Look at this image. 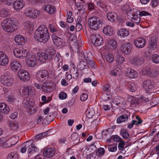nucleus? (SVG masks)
I'll return each mask as SVG.
<instances>
[{"label": "nucleus", "mask_w": 159, "mask_h": 159, "mask_svg": "<svg viewBox=\"0 0 159 159\" xmlns=\"http://www.w3.org/2000/svg\"><path fill=\"white\" fill-rule=\"evenodd\" d=\"M49 73L46 70L39 71L36 75V79L39 81L42 82L47 80L49 78Z\"/></svg>", "instance_id": "nucleus-5"}, {"label": "nucleus", "mask_w": 159, "mask_h": 159, "mask_svg": "<svg viewBox=\"0 0 159 159\" xmlns=\"http://www.w3.org/2000/svg\"><path fill=\"white\" fill-rule=\"evenodd\" d=\"M90 39L92 43L96 46H99L103 43L102 37L98 34H91Z\"/></svg>", "instance_id": "nucleus-6"}, {"label": "nucleus", "mask_w": 159, "mask_h": 159, "mask_svg": "<svg viewBox=\"0 0 159 159\" xmlns=\"http://www.w3.org/2000/svg\"><path fill=\"white\" fill-rule=\"evenodd\" d=\"M113 140L115 142H117L122 141V139L118 135H115L113 137Z\"/></svg>", "instance_id": "nucleus-59"}, {"label": "nucleus", "mask_w": 159, "mask_h": 159, "mask_svg": "<svg viewBox=\"0 0 159 159\" xmlns=\"http://www.w3.org/2000/svg\"><path fill=\"white\" fill-rule=\"evenodd\" d=\"M152 61L156 63H159V56L156 54L153 55L152 57Z\"/></svg>", "instance_id": "nucleus-49"}, {"label": "nucleus", "mask_w": 159, "mask_h": 159, "mask_svg": "<svg viewBox=\"0 0 159 159\" xmlns=\"http://www.w3.org/2000/svg\"><path fill=\"white\" fill-rule=\"evenodd\" d=\"M120 134L123 138L124 139H126L129 136V134L126 130L122 129L120 130Z\"/></svg>", "instance_id": "nucleus-41"}, {"label": "nucleus", "mask_w": 159, "mask_h": 159, "mask_svg": "<svg viewBox=\"0 0 159 159\" xmlns=\"http://www.w3.org/2000/svg\"><path fill=\"white\" fill-rule=\"evenodd\" d=\"M8 125L12 129L14 130H16L18 127V124L14 121L10 122L9 124Z\"/></svg>", "instance_id": "nucleus-37"}, {"label": "nucleus", "mask_w": 159, "mask_h": 159, "mask_svg": "<svg viewBox=\"0 0 159 159\" xmlns=\"http://www.w3.org/2000/svg\"><path fill=\"white\" fill-rule=\"evenodd\" d=\"M132 48V45L130 43H124L122 44L120 50L123 54L128 55L130 52Z\"/></svg>", "instance_id": "nucleus-11"}, {"label": "nucleus", "mask_w": 159, "mask_h": 159, "mask_svg": "<svg viewBox=\"0 0 159 159\" xmlns=\"http://www.w3.org/2000/svg\"><path fill=\"white\" fill-rule=\"evenodd\" d=\"M106 59L109 63H111L114 61V57L113 55L108 54L106 56Z\"/></svg>", "instance_id": "nucleus-47"}, {"label": "nucleus", "mask_w": 159, "mask_h": 159, "mask_svg": "<svg viewBox=\"0 0 159 159\" xmlns=\"http://www.w3.org/2000/svg\"><path fill=\"white\" fill-rule=\"evenodd\" d=\"M43 9L45 11L51 14H54L56 11L55 7L49 4L44 5L43 7Z\"/></svg>", "instance_id": "nucleus-21"}, {"label": "nucleus", "mask_w": 159, "mask_h": 159, "mask_svg": "<svg viewBox=\"0 0 159 159\" xmlns=\"http://www.w3.org/2000/svg\"><path fill=\"white\" fill-rule=\"evenodd\" d=\"M96 6L98 8H102L103 10L105 11H107L109 8V7L107 5L105 2L100 0L96 2Z\"/></svg>", "instance_id": "nucleus-19"}, {"label": "nucleus", "mask_w": 159, "mask_h": 159, "mask_svg": "<svg viewBox=\"0 0 159 159\" xmlns=\"http://www.w3.org/2000/svg\"><path fill=\"white\" fill-rule=\"evenodd\" d=\"M36 40L45 43L48 41L50 36L47 27L44 25L40 26L34 33Z\"/></svg>", "instance_id": "nucleus-1"}, {"label": "nucleus", "mask_w": 159, "mask_h": 159, "mask_svg": "<svg viewBox=\"0 0 159 159\" xmlns=\"http://www.w3.org/2000/svg\"><path fill=\"white\" fill-rule=\"evenodd\" d=\"M28 91V93H27V95L31 96L33 95L34 93V90L31 86H29V90Z\"/></svg>", "instance_id": "nucleus-60"}, {"label": "nucleus", "mask_w": 159, "mask_h": 159, "mask_svg": "<svg viewBox=\"0 0 159 159\" xmlns=\"http://www.w3.org/2000/svg\"><path fill=\"white\" fill-rule=\"evenodd\" d=\"M9 60L7 55L2 52H0V65L5 66L8 63Z\"/></svg>", "instance_id": "nucleus-13"}, {"label": "nucleus", "mask_w": 159, "mask_h": 159, "mask_svg": "<svg viewBox=\"0 0 159 159\" xmlns=\"http://www.w3.org/2000/svg\"><path fill=\"white\" fill-rule=\"evenodd\" d=\"M11 140V142L13 146L15 145L18 141V138L16 137H13L9 139Z\"/></svg>", "instance_id": "nucleus-54"}, {"label": "nucleus", "mask_w": 159, "mask_h": 159, "mask_svg": "<svg viewBox=\"0 0 159 159\" xmlns=\"http://www.w3.org/2000/svg\"><path fill=\"white\" fill-rule=\"evenodd\" d=\"M128 117L126 115L124 114L118 117L117 119L118 122L120 123L128 120Z\"/></svg>", "instance_id": "nucleus-36"}, {"label": "nucleus", "mask_w": 159, "mask_h": 159, "mask_svg": "<svg viewBox=\"0 0 159 159\" xmlns=\"http://www.w3.org/2000/svg\"><path fill=\"white\" fill-rule=\"evenodd\" d=\"M75 6L78 7V10L80 11H82L84 12V8L83 7V5L85 4L84 2L81 0H73Z\"/></svg>", "instance_id": "nucleus-23"}, {"label": "nucleus", "mask_w": 159, "mask_h": 159, "mask_svg": "<svg viewBox=\"0 0 159 159\" xmlns=\"http://www.w3.org/2000/svg\"><path fill=\"white\" fill-rule=\"evenodd\" d=\"M131 19V21L137 25H139L140 20V17H139L138 15H134V16L132 17Z\"/></svg>", "instance_id": "nucleus-39"}, {"label": "nucleus", "mask_w": 159, "mask_h": 159, "mask_svg": "<svg viewBox=\"0 0 159 159\" xmlns=\"http://www.w3.org/2000/svg\"><path fill=\"white\" fill-rule=\"evenodd\" d=\"M128 89L132 92H135L137 89L136 85L133 83H131L128 85Z\"/></svg>", "instance_id": "nucleus-40"}, {"label": "nucleus", "mask_w": 159, "mask_h": 159, "mask_svg": "<svg viewBox=\"0 0 159 159\" xmlns=\"http://www.w3.org/2000/svg\"><path fill=\"white\" fill-rule=\"evenodd\" d=\"M49 28L50 29L51 32H52L54 33L57 31V26L53 23L50 24H49Z\"/></svg>", "instance_id": "nucleus-48"}, {"label": "nucleus", "mask_w": 159, "mask_h": 159, "mask_svg": "<svg viewBox=\"0 0 159 159\" xmlns=\"http://www.w3.org/2000/svg\"><path fill=\"white\" fill-rule=\"evenodd\" d=\"M74 71L72 73L73 76V78L74 79H77L79 76L78 70L77 69H75L74 68Z\"/></svg>", "instance_id": "nucleus-55"}, {"label": "nucleus", "mask_w": 159, "mask_h": 159, "mask_svg": "<svg viewBox=\"0 0 159 159\" xmlns=\"http://www.w3.org/2000/svg\"><path fill=\"white\" fill-rule=\"evenodd\" d=\"M86 62L89 65L90 67L92 69H95L96 68V65L95 64L94 62L92 60H91L89 59V58H87L86 59Z\"/></svg>", "instance_id": "nucleus-42"}, {"label": "nucleus", "mask_w": 159, "mask_h": 159, "mask_svg": "<svg viewBox=\"0 0 159 159\" xmlns=\"http://www.w3.org/2000/svg\"><path fill=\"white\" fill-rule=\"evenodd\" d=\"M129 32L128 30L122 28L119 30L118 34L121 37H125L129 34Z\"/></svg>", "instance_id": "nucleus-32"}, {"label": "nucleus", "mask_w": 159, "mask_h": 159, "mask_svg": "<svg viewBox=\"0 0 159 159\" xmlns=\"http://www.w3.org/2000/svg\"><path fill=\"white\" fill-rule=\"evenodd\" d=\"M7 158V159H18V154L16 152H11L8 154Z\"/></svg>", "instance_id": "nucleus-33"}, {"label": "nucleus", "mask_w": 159, "mask_h": 159, "mask_svg": "<svg viewBox=\"0 0 159 159\" xmlns=\"http://www.w3.org/2000/svg\"><path fill=\"white\" fill-rule=\"evenodd\" d=\"M88 65H86V63L84 61H80V63L78 66V67L80 69V70H83L87 68Z\"/></svg>", "instance_id": "nucleus-38"}, {"label": "nucleus", "mask_w": 159, "mask_h": 159, "mask_svg": "<svg viewBox=\"0 0 159 159\" xmlns=\"http://www.w3.org/2000/svg\"><path fill=\"white\" fill-rule=\"evenodd\" d=\"M15 100L14 96L12 95H9L8 96L7 100L8 101L13 102Z\"/></svg>", "instance_id": "nucleus-62"}, {"label": "nucleus", "mask_w": 159, "mask_h": 159, "mask_svg": "<svg viewBox=\"0 0 159 159\" xmlns=\"http://www.w3.org/2000/svg\"><path fill=\"white\" fill-rule=\"evenodd\" d=\"M14 39L16 43L18 45L23 44L25 42V40L23 37L20 35L15 36Z\"/></svg>", "instance_id": "nucleus-28"}, {"label": "nucleus", "mask_w": 159, "mask_h": 159, "mask_svg": "<svg viewBox=\"0 0 159 159\" xmlns=\"http://www.w3.org/2000/svg\"><path fill=\"white\" fill-rule=\"evenodd\" d=\"M54 34H53L52 35H55L57 36H61L63 34V32L61 30H58L57 29V31L54 33Z\"/></svg>", "instance_id": "nucleus-61"}, {"label": "nucleus", "mask_w": 159, "mask_h": 159, "mask_svg": "<svg viewBox=\"0 0 159 159\" xmlns=\"http://www.w3.org/2000/svg\"><path fill=\"white\" fill-rule=\"evenodd\" d=\"M95 112L94 109L92 108H88L86 111V114L89 118H92L94 116Z\"/></svg>", "instance_id": "nucleus-31"}, {"label": "nucleus", "mask_w": 159, "mask_h": 159, "mask_svg": "<svg viewBox=\"0 0 159 159\" xmlns=\"http://www.w3.org/2000/svg\"><path fill=\"white\" fill-rule=\"evenodd\" d=\"M25 3L23 0H18L13 3V8L16 10L20 11L24 7Z\"/></svg>", "instance_id": "nucleus-14"}, {"label": "nucleus", "mask_w": 159, "mask_h": 159, "mask_svg": "<svg viewBox=\"0 0 159 159\" xmlns=\"http://www.w3.org/2000/svg\"><path fill=\"white\" fill-rule=\"evenodd\" d=\"M139 100L140 101L143 102H147L149 101V99L148 98H145L142 96L140 97Z\"/></svg>", "instance_id": "nucleus-63"}, {"label": "nucleus", "mask_w": 159, "mask_h": 159, "mask_svg": "<svg viewBox=\"0 0 159 159\" xmlns=\"http://www.w3.org/2000/svg\"><path fill=\"white\" fill-rule=\"evenodd\" d=\"M18 76L20 80L23 81H28L30 78L29 73L25 70H20L19 71Z\"/></svg>", "instance_id": "nucleus-12"}, {"label": "nucleus", "mask_w": 159, "mask_h": 159, "mask_svg": "<svg viewBox=\"0 0 159 159\" xmlns=\"http://www.w3.org/2000/svg\"><path fill=\"white\" fill-rule=\"evenodd\" d=\"M37 60L36 58L34 57H32L26 60L27 65L28 66L31 67L36 66L37 65Z\"/></svg>", "instance_id": "nucleus-25"}, {"label": "nucleus", "mask_w": 159, "mask_h": 159, "mask_svg": "<svg viewBox=\"0 0 159 159\" xmlns=\"http://www.w3.org/2000/svg\"><path fill=\"white\" fill-rule=\"evenodd\" d=\"M38 150V148L35 146V144L33 143L31 144L28 149V152L29 154H32Z\"/></svg>", "instance_id": "nucleus-34"}, {"label": "nucleus", "mask_w": 159, "mask_h": 159, "mask_svg": "<svg viewBox=\"0 0 159 159\" xmlns=\"http://www.w3.org/2000/svg\"><path fill=\"white\" fill-rule=\"evenodd\" d=\"M52 39L55 45L57 47L64 46L65 41L64 39H61L55 35H52Z\"/></svg>", "instance_id": "nucleus-10"}, {"label": "nucleus", "mask_w": 159, "mask_h": 159, "mask_svg": "<svg viewBox=\"0 0 159 159\" xmlns=\"http://www.w3.org/2000/svg\"><path fill=\"white\" fill-rule=\"evenodd\" d=\"M42 90L46 93H49L53 90V88L48 83L44 82L42 84Z\"/></svg>", "instance_id": "nucleus-27"}, {"label": "nucleus", "mask_w": 159, "mask_h": 159, "mask_svg": "<svg viewBox=\"0 0 159 159\" xmlns=\"http://www.w3.org/2000/svg\"><path fill=\"white\" fill-rule=\"evenodd\" d=\"M124 102L123 99L121 98H117L115 101L116 104L117 105H119L120 107L123 104V102Z\"/></svg>", "instance_id": "nucleus-52"}, {"label": "nucleus", "mask_w": 159, "mask_h": 159, "mask_svg": "<svg viewBox=\"0 0 159 159\" xmlns=\"http://www.w3.org/2000/svg\"><path fill=\"white\" fill-rule=\"evenodd\" d=\"M87 22L90 28L94 30H98L103 23L102 20L96 16L90 17L88 20Z\"/></svg>", "instance_id": "nucleus-3"}, {"label": "nucleus", "mask_w": 159, "mask_h": 159, "mask_svg": "<svg viewBox=\"0 0 159 159\" xmlns=\"http://www.w3.org/2000/svg\"><path fill=\"white\" fill-rule=\"evenodd\" d=\"M149 43L150 49L154 50L156 48L157 42L154 37L153 36L150 38L149 40Z\"/></svg>", "instance_id": "nucleus-29"}, {"label": "nucleus", "mask_w": 159, "mask_h": 159, "mask_svg": "<svg viewBox=\"0 0 159 159\" xmlns=\"http://www.w3.org/2000/svg\"><path fill=\"white\" fill-rule=\"evenodd\" d=\"M135 119L136 120H133L136 121V122H134L136 125H138L142 124L143 122V120L139 116H136Z\"/></svg>", "instance_id": "nucleus-51"}, {"label": "nucleus", "mask_w": 159, "mask_h": 159, "mask_svg": "<svg viewBox=\"0 0 159 159\" xmlns=\"http://www.w3.org/2000/svg\"><path fill=\"white\" fill-rule=\"evenodd\" d=\"M12 144L11 143V140L8 139L3 143V145L5 148H7L11 147L13 146Z\"/></svg>", "instance_id": "nucleus-53"}, {"label": "nucleus", "mask_w": 159, "mask_h": 159, "mask_svg": "<svg viewBox=\"0 0 159 159\" xmlns=\"http://www.w3.org/2000/svg\"><path fill=\"white\" fill-rule=\"evenodd\" d=\"M108 48L111 49H115L117 47V43L115 41L111 39L108 43Z\"/></svg>", "instance_id": "nucleus-35"}, {"label": "nucleus", "mask_w": 159, "mask_h": 159, "mask_svg": "<svg viewBox=\"0 0 159 159\" xmlns=\"http://www.w3.org/2000/svg\"><path fill=\"white\" fill-rule=\"evenodd\" d=\"M10 67L14 71H16L20 70L21 66L19 61L16 60H13L10 64Z\"/></svg>", "instance_id": "nucleus-16"}, {"label": "nucleus", "mask_w": 159, "mask_h": 159, "mask_svg": "<svg viewBox=\"0 0 159 159\" xmlns=\"http://www.w3.org/2000/svg\"><path fill=\"white\" fill-rule=\"evenodd\" d=\"M134 44L135 46L139 48H142L145 45L146 42L144 39L139 38L134 40Z\"/></svg>", "instance_id": "nucleus-15"}, {"label": "nucleus", "mask_w": 159, "mask_h": 159, "mask_svg": "<svg viewBox=\"0 0 159 159\" xmlns=\"http://www.w3.org/2000/svg\"><path fill=\"white\" fill-rule=\"evenodd\" d=\"M143 57L139 56L134 57L131 61V63L135 66H139L142 64L143 62Z\"/></svg>", "instance_id": "nucleus-17"}, {"label": "nucleus", "mask_w": 159, "mask_h": 159, "mask_svg": "<svg viewBox=\"0 0 159 159\" xmlns=\"http://www.w3.org/2000/svg\"><path fill=\"white\" fill-rule=\"evenodd\" d=\"M0 111L3 114H7L10 111L9 107L4 102L0 103Z\"/></svg>", "instance_id": "nucleus-24"}, {"label": "nucleus", "mask_w": 159, "mask_h": 159, "mask_svg": "<svg viewBox=\"0 0 159 159\" xmlns=\"http://www.w3.org/2000/svg\"><path fill=\"white\" fill-rule=\"evenodd\" d=\"M125 143V142L123 140L120 142L118 145V148L119 150H121L124 148Z\"/></svg>", "instance_id": "nucleus-58"}, {"label": "nucleus", "mask_w": 159, "mask_h": 159, "mask_svg": "<svg viewBox=\"0 0 159 159\" xmlns=\"http://www.w3.org/2000/svg\"><path fill=\"white\" fill-rule=\"evenodd\" d=\"M159 3V0H152L151 2V5L152 7H156Z\"/></svg>", "instance_id": "nucleus-64"}, {"label": "nucleus", "mask_w": 159, "mask_h": 159, "mask_svg": "<svg viewBox=\"0 0 159 159\" xmlns=\"http://www.w3.org/2000/svg\"><path fill=\"white\" fill-rule=\"evenodd\" d=\"M8 11L7 10L2 9L0 10V16L2 17H6L8 16Z\"/></svg>", "instance_id": "nucleus-45"}, {"label": "nucleus", "mask_w": 159, "mask_h": 159, "mask_svg": "<svg viewBox=\"0 0 159 159\" xmlns=\"http://www.w3.org/2000/svg\"><path fill=\"white\" fill-rule=\"evenodd\" d=\"M1 81L3 85L10 86L13 83L12 79L7 73H4L1 77Z\"/></svg>", "instance_id": "nucleus-8"}, {"label": "nucleus", "mask_w": 159, "mask_h": 159, "mask_svg": "<svg viewBox=\"0 0 159 159\" xmlns=\"http://www.w3.org/2000/svg\"><path fill=\"white\" fill-rule=\"evenodd\" d=\"M107 148L108 150L111 152H115L117 149L116 146L111 145H108Z\"/></svg>", "instance_id": "nucleus-50"}, {"label": "nucleus", "mask_w": 159, "mask_h": 159, "mask_svg": "<svg viewBox=\"0 0 159 159\" xmlns=\"http://www.w3.org/2000/svg\"><path fill=\"white\" fill-rule=\"evenodd\" d=\"M124 58L121 55H118L116 56V61L118 64H121L124 61Z\"/></svg>", "instance_id": "nucleus-44"}, {"label": "nucleus", "mask_w": 159, "mask_h": 159, "mask_svg": "<svg viewBox=\"0 0 159 159\" xmlns=\"http://www.w3.org/2000/svg\"><path fill=\"white\" fill-rule=\"evenodd\" d=\"M105 152V151L104 148H100L98 149L96 152V155L98 157H100L102 156Z\"/></svg>", "instance_id": "nucleus-43"}, {"label": "nucleus", "mask_w": 159, "mask_h": 159, "mask_svg": "<svg viewBox=\"0 0 159 159\" xmlns=\"http://www.w3.org/2000/svg\"><path fill=\"white\" fill-rule=\"evenodd\" d=\"M40 13L39 11L31 7L28 8L25 11V14L26 16L33 18L37 17Z\"/></svg>", "instance_id": "nucleus-9"}, {"label": "nucleus", "mask_w": 159, "mask_h": 159, "mask_svg": "<svg viewBox=\"0 0 159 159\" xmlns=\"http://www.w3.org/2000/svg\"><path fill=\"white\" fill-rule=\"evenodd\" d=\"M143 86L146 90L152 89L153 87V82L150 80H147L143 82Z\"/></svg>", "instance_id": "nucleus-26"}, {"label": "nucleus", "mask_w": 159, "mask_h": 159, "mask_svg": "<svg viewBox=\"0 0 159 159\" xmlns=\"http://www.w3.org/2000/svg\"><path fill=\"white\" fill-rule=\"evenodd\" d=\"M13 53L16 57L22 59L27 56L28 51L26 49L15 48L13 50Z\"/></svg>", "instance_id": "nucleus-7"}, {"label": "nucleus", "mask_w": 159, "mask_h": 159, "mask_svg": "<svg viewBox=\"0 0 159 159\" xmlns=\"http://www.w3.org/2000/svg\"><path fill=\"white\" fill-rule=\"evenodd\" d=\"M49 49L52 50V53H50L48 52V54L45 52H42L39 57V59L40 61L44 62L46 60H50L53 57L54 54L55 52L54 49L52 47H50Z\"/></svg>", "instance_id": "nucleus-4"}, {"label": "nucleus", "mask_w": 159, "mask_h": 159, "mask_svg": "<svg viewBox=\"0 0 159 159\" xmlns=\"http://www.w3.org/2000/svg\"><path fill=\"white\" fill-rule=\"evenodd\" d=\"M67 95L66 93L63 92H61L59 94V97L61 99H64L66 98Z\"/></svg>", "instance_id": "nucleus-57"}, {"label": "nucleus", "mask_w": 159, "mask_h": 159, "mask_svg": "<svg viewBox=\"0 0 159 159\" xmlns=\"http://www.w3.org/2000/svg\"><path fill=\"white\" fill-rule=\"evenodd\" d=\"M126 74V75L128 77L131 78L133 79L137 77L138 76V74L135 70H128Z\"/></svg>", "instance_id": "nucleus-30"}, {"label": "nucleus", "mask_w": 159, "mask_h": 159, "mask_svg": "<svg viewBox=\"0 0 159 159\" xmlns=\"http://www.w3.org/2000/svg\"><path fill=\"white\" fill-rule=\"evenodd\" d=\"M88 96L87 94L85 93H83L80 96V99L82 101H85L88 98Z\"/></svg>", "instance_id": "nucleus-56"}, {"label": "nucleus", "mask_w": 159, "mask_h": 159, "mask_svg": "<svg viewBox=\"0 0 159 159\" xmlns=\"http://www.w3.org/2000/svg\"><path fill=\"white\" fill-rule=\"evenodd\" d=\"M55 153L54 149L48 148L43 150V153L45 157H51L54 155Z\"/></svg>", "instance_id": "nucleus-18"}, {"label": "nucleus", "mask_w": 159, "mask_h": 159, "mask_svg": "<svg viewBox=\"0 0 159 159\" xmlns=\"http://www.w3.org/2000/svg\"><path fill=\"white\" fill-rule=\"evenodd\" d=\"M103 32L106 35L111 36L113 34V29L111 26L107 25L104 28Z\"/></svg>", "instance_id": "nucleus-22"}, {"label": "nucleus", "mask_w": 159, "mask_h": 159, "mask_svg": "<svg viewBox=\"0 0 159 159\" xmlns=\"http://www.w3.org/2000/svg\"><path fill=\"white\" fill-rule=\"evenodd\" d=\"M139 99L136 98H133L131 100L130 105L132 107H134L136 105L139 104Z\"/></svg>", "instance_id": "nucleus-46"}, {"label": "nucleus", "mask_w": 159, "mask_h": 159, "mask_svg": "<svg viewBox=\"0 0 159 159\" xmlns=\"http://www.w3.org/2000/svg\"><path fill=\"white\" fill-rule=\"evenodd\" d=\"M107 16L108 20L110 22H115L117 21V15L114 12H108Z\"/></svg>", "instance_id": "nucleus-20"}, {"label": "nucleus", "mask_w": 159, "mask_h": 159, "mask_svg": "<svg viewBox=\"0 0 159 159\" xmlns=\"http://www.w3.org/2000/svg\"><path fill=\"white\" fill-rule=\"evenodd\" d=\"M1 25L5 31L9 32H14L18 28L16 21L14 20L11 18L3 20L1 23Z\"/></svg>", "instance_id": "nucleus-2"}]
</instances>
